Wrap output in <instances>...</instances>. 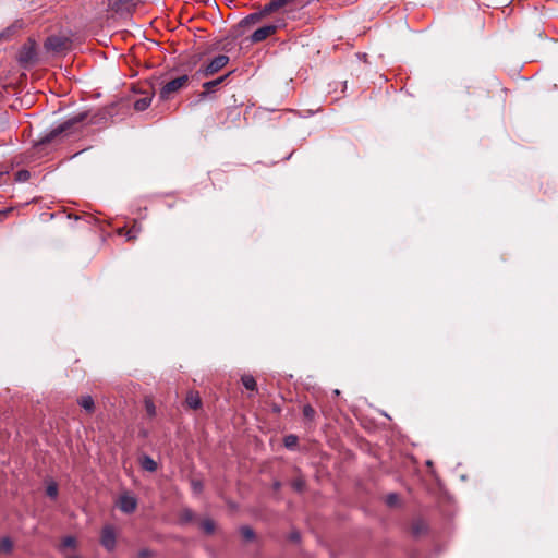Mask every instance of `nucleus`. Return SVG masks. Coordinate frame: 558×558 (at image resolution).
<instances>
[{
    "label": "nucleus",
    "instance_id": "1",
    "mask_svg": "<svg viewBox=\"0 0 558 558\" xmlns=\"http://www.w3.org/2000/svg\"><path fill=\"white\" fill-rule=\"evenodd\" d=\"M87 112H80L72 118L68 119L63 123L52 128L48 133H46L40 138V144H47L52 142L54 138H57L60 135H69L73 133L76 130V125L82 123L87 119Z\"/></svg>",
    "mask_w": 558,
    "mask_h": 558
},
{
    "label": "nucleus",
    "instance_id": "2",
    "mask_svg": "<svg viewBox=\"0 0 558 558\" xmlns=\"http://www.w3.org/2000/svg\"><path fill=\"white\" fill-rule=\"evenodd\" d=\"M37 61V51H36V41L32 38H28V40L21 47L19 56H17V62L23 68H29L34 65Z\"/></svg>",
    "mask_w": 558,
    "mask_h": 558
},
{
    "label": "nucleus",
    "instance_id": "3",
    "mask_svg": "<svg viewBox=\"0 0 558 558\" xmlns=\"http://www.w3.org/2000/svg\"><path fill=\"white\" fill-rule=\"evenodd\" d=\"M284 26V20L278 19L276 22L257 28L250 37L252 43H260L275 34L277 29Z\"/></svg>",
    "mask_w": 558,
    "mask_h": 558
},
{
    "label": "nucleus",
    "instance_id": "4",
    "mask_svg": "<svg viewBox=\"0 0 558 558\" xmlns=\"http://www.w3.org/2000/svg\"><path fill=\"white\" fill-rule=\"evenodd\" d=\"M189 81V76L187 75H182V76H179L177 78H173L171 81H169L168 83H166L160 92H159V97L161 100H167L170 98V96L180 90L183 86H185V84L187 83Z\"/></svg>",
    "mask_w": 558,
    "mask_h": 558
},
{
    "label": "nucleus",
    "instance_id": "5",
    "mask_svg": "<svg viewBox=\"0 0 558 558\" xmlns=\"http://www.w3.org/2000/svg\"><path fill=\"white\" fill-rule=\"evenodd\" d=\"M229 62V57L226 54L216 56L205 68L201 69L199 72L204 76H210L225 68Z\"/></svg>",
    "mask_w": 558,
    "mask_h": 558
},
{
    "label": "nucleus",
    "instance_id": "6",
    "mask_svg": "<svg viewBox=\"0 0 558 558\" xmlns=\"http://www.w3.org/2000/svg\"><path fill=\"white\" fill-rule=\"evenodd\" d=\"M118 507L120 510L124 513H132L136 510L137 507V500L135 497L124 494L121 495L118 501Z\"/></svg>",
    "mask_w": 558,
    "mask_h": 558
},
{
    "label": "nucleus",
    "instance_id": "7",
    "mask_svg": "<svg viewBox=\"0 0 558 558\" xmlns=\"http://www.w3.org/2000/svg\"><path fill=\"white\" fill-rule=\"evenodd\" d=\"M68 45V40L58 36H50L45 41V48L53 52L62 51Z\"/></svg>",
    "mask_w": 558,
    "mask_h": 558
},
{
    "label": "nucleus",
    "instance_id": "8",
    "mask_svg": "<svg viewBox=\"0 0 558 558\" xmlns=\"http://www.w3.org/2000/svg\"><path fill=\"white\" fill-rule=\"evenodd\" d=\"M101 544L108 550H112L116 546V534L111 526H105L101 533Z\"/></svg>",
    "mask_w": 558,
    "mask_h": 558
},
{
    "label": "nucleus",
    "instance_id": "9",
    "mask_svg": "<svg viewBox=\"0 0 558 558\" xmlns=\"http://www.w3.org/2000/svg\"><path fill=\"white\" fill-rule=\"evenodd\" d=\"M279 10H282L283 12L288 13V10L282 0H271L260 9V12L263 16H266Z\"/></svg>",
    "mask_w": 558,
    "mask_h": 558
},
{
    "label": "nucleus",
    "instance_id": "10",
    "mask_svg": "<svg viewBox=\"0 0 558 558\" xmlns=\"http://www.w3.org/2000/svg\"><path fill=\"white\" fill-rule=\"evenodd\" d=\"M229 75H230V73H228V74H226L223 76H220V77H218L216 80L205 82L203 84V87H204L205 90H204V93L202 95L205 96L206 94L213 92L214 88L219 86Z\"/></svg>",
    "mask_w": 558,
    "mask_h": 558
},
{
    "label": "nucleus",
    "instance_id": "11",
    "mask_svg": "<svg viewBox=\"0 0 558 558\" xmlns=\"http://www.w3.org/2000/svg\"><path fill=\"white\" fill-rule=\"evenodd\" d=\"M77 403L85 410L87 411L88 413H92L95 409V403H94V399L92 398V396L89 395H86V396H82L78 400H77Z\"/></svg>",
    "mask_w": 558,
    "mask_h": 558
},
{
    "label": "nucleus",
    "instance_id": "12",
    "mask_svg": "<svg viewBox=\"0 0 558 558\" xmlns=\"http://www.w3.org/2000/svg\"><path fill=\"white\" fill-rule=\"evenodd\" d=\"M288 13L292 12L296 9L303 8L305 4L310 2V0H282Z\"/></svg>",
    "mask_w": 558,
    "mask_h": 558
},
{
    "label": "nucleus",
    "instance_id": "13",
    "mask_svg": "<svg viewBox=\"0 0 558 558\" xmlns=\"http://www.w3.org/2000/svg\"><path fill=\"white\" fill-rule=\"evenodd\" d=\"M151 100H153V97L151 96H145V97H142L137 100H135L134 102V109L136 111H144L146 110L150 104H151Z\"/></svg>",
    "mask_w": 558,
    "mask_h": 558
},
{
    "label": "nucleus",
    "instance_id": "14",
    "mask_svg": "<svg viewBox=\"0 0 558 558\" xmlns=\"http://www.w3.org/2000/svg\"><path fill=\"white\" fill-rule=\"evenodd\" d=\"M141 465L144 470H146L148 472H155L157 470L156 461L149 456H144L142 458Z\"/></svg>",
    "mask_w": 558,
    "mask_h": 558
},
{
    "label": "nucleus",
    "instance_id": "15",
    "mask_svg": "<svg viewBox=\"0 0 558 558\" xmlns=\"http://www.w3.org/2000/svg\"><path fill=\"white\" fill-rule=\"evenodd\" d=\"M186 403L191 409H198L202 405V401L198 393H189L186 397Z\"/></svg>",
    "mask_w": 558,
    "mask_h": 558
},
{
    "label": "nucleus",
    "instance_id": "16",
    "mask_svg": "<svg viewBox=\"0 0 558 558\" xmlns=\"http://www.w3.org/2000/svg\"><path fill=\"white\" fill-rule=\"evenodd\" d=\"M241 381L243 384V386L247 389V390H255L256 389V380L255 378L252 376V375H248V374H245L241 377Z\"/></svg>",
    "mask_w": 558,
    "mask_h": 558
},
{
    "label": "nucleus",
    "instance_id": "17",
    "mask_svg": "<svg viewBox=\"0 0 558 558\" xmlns=\"http://www.w3.org/2000/svg\"><path fill=\"white\" fill-rule=\"evenodd\" d=\"M16 32V25H11L0 32V43L10 40Z\"/></svg>",
    "mask_w": 558,
    "mask_h": 558
},
{
    "label": "nucleus",
    "instance_id": "18",
    "mask_svg": "<svg viewBox=\"0 0 558 558\" xmlns=\"http://www.w3.org/2000/svg\"><path fill=\"white\" fill-rule=\"evenodd\" d=\"M262 17H264V16L259 10L258 12L252 13V14L247 15L246 17H244L241 21V24H243V25L254 24V23L258 22Z\"/></svg>",
    "mask_w": 558,
    "mask_h": 558
},
{
    "label": "nucleus",
    "instance_id": "19",
    "mask_svg": "<svg viewBox=\"0 0 558 558\" xmlns=\"http://www.w3.org/2000/svg\"><path fill=\"white\" fill-rule=\"evenodd\" d=\"M12 548H13V543H12L11 538L3 537L0 541V551L1 553L9 554V553H11Z\"/></svg>",
    "mask_w": 558,
    "mask_h": 558
},
{
    "label": "nucleus",
    "instance_id": "20",
    "mask_svg": "<svg viewBox=\"0 0 558 558\" xmlns=\"http://www.w3.org/2000/svg\"><path fill=\"white\" fill-rule=\"evenodd\" d=\"M240 533L242 537L247 542L253 541L255 538V533L253 529H251L250 526H242L240 529Z\"/></svg>",
    "mask_w": 558,
    "mask_h": 558
},
{
    "label": "nucleus",
    "instance_id": "21",
    "mask_svg": "<svg viewBox=\"0 0 558 558\" xmlns=\"http://www.w3.org/2000/svg\"><path fill=\"white\" fill-rule=\"evenodd\" d=\"M302 412H303L304 417L308 421H313L315 417V414H316L314 408L310 404H305L303 407Z\"/></svg>",
    "mask_w": 558,
    "mask_h": 558
},
{
    "label": "nucleus",
    "instance_id": "22",
    "mask_svg": "<svg viewBox=\"0 0 558 558\" xmlns=\"http://www.w3.org/2000/svg\"><path fill=\"white\" fill-rule=\"evenodd\" d=\"M202 529L207 534H211L215 531V522L210 519H206L202 522Z\"/></svg>",
    "mask_w": 558,
    "mask_h": 558
},
{
    "label": "nucleus",
    "instance_id": "23",
    "mask_svg": "<svg viewBox=\"0 0 558 558\" xmlns=\"http://www.w3.org/2000/svg\"><path fill=\"white\" fill-rule=\"evenodd\" d=\"M191 488L193 490L194 494L198 495L203 492V482L199 481V480H191Z\"/></svg>",
    "mask_w": 558,
    "mask_h": 558
},
{
    "label": "nucleus",
    "instance_id": "24",
    "mask_svg": "<svg viewBox=\"0 0 558 558\" xmlns=\"http://www.w3.org/2000/svg\"><path fill=\"white\" fill-rule=\"evenodd\" d=\"M46 493L50 498L56 499L58 496V485L54 482L50 483L46 488Z\"/></svg>",
    "mask_w": 558,
    "mask_h": 558
},
{
    "label": "nucleus",
    "instance_id": "25",
    "mask_svg": "<svg viewBox=\"0 0 558 558\" xmlns=\"http://www.w3.org/2000/svg\"><path fill=\"white\" fill-rule=\"evenodd\" d=\"M298 444V437L295 435H288L284 437V446L289 449H292Z\"/></svg>",
    "mask_w": 558,
    "mask_h": 558
},
{
    "label": "nucleus",
    "instance_id": "26",
    "mask_svg": "<svg viewBox=\"0 0 558 558\" xmlns=\"http://www.w3.org/2000/svg\"><path fill=\"white\" fill-rule=\"evenodd\" d=\"M76 546V539L73 536H66L62 539L61 548L72 547L74 548Z\"/></svg>",
    "mask_w": 558,
    "mask_h": 558
},
{
    "label": "nucleus",
    "instance_id": "27",
    "mask_svg": "<svg viewBox=\"0 0 558 558\" xmlns=\"http://www.w3.org/2000/svg\"><path fill=\"white\" fill-rule=\"evenodd\" d=\"M145 409H146V412L149 416H155L156 415V407L154 404V402L150 400V399H146L145 400Z\"/></svg>",
    "mask_w": 558,
    "mask_h": 558
},
{
    "label": "nucleus",
    "instance_id": "28",
    "mask_svg": "<svg viewBox=\"0 0 558 558\" xmlns=\"http://www.w3.org/2000/svg\"><path fill=\"white\" fill-rule=\"evenodd\" d=\"M399 501V496L395 493L392 494H389L387 497H386V502L387 505L389 506H396Z\"/></svg>",
    "mask_w": 558,
    "mask_h": 558
},
{
    "label": "nucleus",
    "instance_id": "29",
    "mask_svg": "<svg viewBox=\"0 0 558 558\" xmlns=\"http://www.w3.org/2000/svg\"><path fill=\"white\" fill-rule=\"evenodd\" d=\"M193 517H194V513L191 509H184L181 513V520L185 521V522L191 521L193 519Z\"/></svg>",
    "mask_w": 558,
    "mask_h": 558
},
{
    "label": "nucleus",
    "instance_id": "30",
    "mask_svg": "<svg viewBox=\"0 0 558 558\" xmlns=\"http://www.w3.org/2000/svg\"><path fill=\"white\" fill-rule=\"evenodd\" d=\"M28 179H29V172L26 170H21L16 173L17 181L24 182V181H27Z\"/></svg>",
    "mask_w": 558,
    "mask_h": 558
},
{
    "label": "nucleus",
    "instance_id": "31",
    "mask_svg": "<svg viewBox=\"0 0 558 558\" xmlns=\"http://www.w3.org/2000/svg\"><path fill=\"white\" fill-rule=\"evenodd\" d=\"M140 232V229L138 228H135L133 227L132 229H130L126 233H125V236L128 240H134L137 238V234Z\"/></svg>",
    "mask_w": 558,
    "mask_h": 558
},
{
    "label": "nucleus",
    "instance_id": "32",
    "mask_svg": "<svg viewBox=\"0 0 558 558\" xmlns=\"http://www.w3.org/2000/svg\"><path fill=\"white\" fill-rule=\"evenodd\" d=\"M123 2H124V0L116 1V2L112 4V9H113V10H116L117 12H118V11H120Z\"/></svg>",
    "mask_w": 558,
    "mask_h": 558
},
{
    "label": "nucleus",
    "instance_id": "33",
    "mask_svg": "<svg viewBox=\"0 0 558 558\" xmlns=\"http://www.w3.org/2000/svg\"><path fill=\"white\" fill-rule=\"evenodd\" d=\"M303 486H304V483H303L302 481H295V482L293 483V487H294L296 490H299V492H301V490L303 489Z\"/></svg>",
    "mask_w": 558,
    "mask_h": 558
},
{
    "label": "nucleus",
    "instance_id": "34",
    "mask_svg": "<svg viewBox=\"0 0 558 558\" xmlns=\"http://www.w3.org/2000/svg\"><path fill=\"white\" fill-rule=\"evenodd\" d=\"M291 539L294 541V542H298L300 539L299 533H292L291 534Z\"/></svg>",
    "mask_w": 558,
    "mask_h": 558
},
{
    "label": "nucleus",
    "instance_id": "35",
    "mask_svg": "<svg viewBox=\"0 0 558 558\" xmlns=\"http://www.w3.org/2000/svg\"><path fill=\"white\" fill-rule=\"evenodd\" d=\"M146 555H147V553H146V551H142V553H141V556H142L143 558H145V557H146Z\"/></svg>",
    "mask_w": 558,
    "mask_h": 558
},
{
    "label": "nucleus",
    "instance_id": "36",
    "mask_svg": "<svg viewBox=\"0 0 558 558\" xmlns=\"http://www.w3.org/2000/svg\"><path fill=\"white\" fill-rule=\"evenodd\" d=\"M2 177V173H0V178Z\"/></svg>",
    "mask_w": 558,
    "mask_h": 558
}]
</instances>
